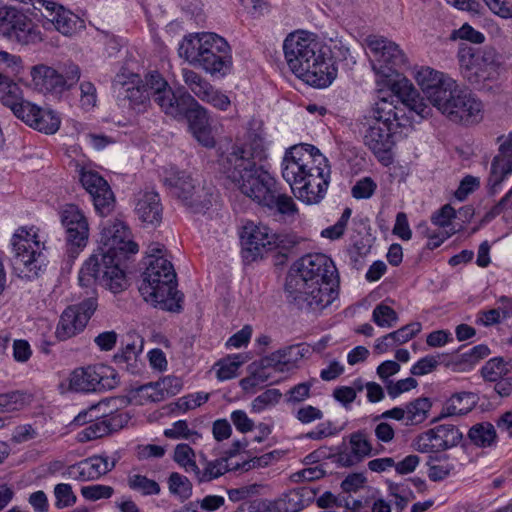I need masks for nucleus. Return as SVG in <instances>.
Wrapping results in <instances>:
<instances>
[{"label": "nucleus", "mask_w": 512, "mask_h": 512, "mask_svg": "<svg viewBox=\"0 0 512 512\" xmlns=\"http://www.w3.org/2000/svg\"><path fill=\"white\" fill-rule=\"evenodd\" d=\"M372 320L380 327H392L397 322L398 316L393 308L381 303L374 308Z\"/></svg>", "instance_id": "obj_50"}, {"label": "nucleus", "mask_w": 512, "mask_h": 512, "mask_svg": "<svg viewBox=\"0 0 512 512\" xmlns=\"http://www.w3.org/2000/svg\"><path fill=\"white\" fill-rule=\"evenodd\" d=\"M241 242L244 249V257L254 261L269 250L279 245V237L263 224L247 222L243 226Z\"/></svg>", "instance_id": "obj_19"}, {"label": "nucleus", "mask_w": 512, "mask_h": 512, "mask_svg": "<svg viewBox=\"0 0 512 512\" xmlns=\"http://www.w3.org/2000/svg\"><path fill=\"white\" fill-rule=\"evenodd\" d=\"M435 107L456 123L472 124L482 118V103L470 92L459 89L456 81Z\"/></svg>", "instance_id": "obj_13"}, {"label": "nucleus", "mask_w": 512, "mask_h": 512, "mask_svg": "<svg viewBox=\"0 0 512 512\" xmlns=\"http://www.w3.org/2000/svg\"><path fill=\"white\" fill-rule=\"evenodd\" d=\"M44 40V36L39 27L30 19L27 18V23L21 27L13 42L21 45H36Z\"/></svg>", "instance_id": "obj_43"}, {"label": "nucleus", "mask_w": 512, "mask_h": 512, "mask_svg": "<svg viewBox=\"0 0 512 512\" xmlns=\"http://www.w3.org/2000/svg\"><path fill=\"white\" fill-rule=\"evenodd\" d=\"M311 384L308 382L299 383L293 386L286 393V402L289 404H297L305 401L310 397Z\"/></svg>", "instance_id": "obj_61"}, {"label": "nucleus", "mask_w": 512, "mask_h": 512, "mask_svg": "<svg viewBox=\"0 0 512 512\" xmlns=\"http://www.w3.org/2000/svg\"><path fill=\"white\" fill-rule=\"evenodd\" d=\"M244 360L241 355H234L222 359L216 363L218 367L216 375L220 381L232 379L237 376L239 367L243 364Z\"/></svg>", "instance_id": "obj_46"}, {"label": "nucleus", "mask_w": 512, "mask_h": 512, "mask_svg": "<svg viewBox=\"0 0 512 512\" xmlns=\"http://www.w3.org/2000/svg\"><path fill=\"white\" fill-rule=\"evenodd\" d=\"M282 177L300 201L318 204L325 196L331 169L327 158L311 145L288 149L281 163Z\"/></svg>", "instance_id": "obj_3"}, {"label": "nucleus", "mask_w": 512, "mask_h": 512, "mask_svg": "<svg viewBox=\"0 0 512 512\" xmlns=\"http://www.w3.org/2000/svg\"><path fill=\"white\" fill-rule=\"evenodd\" d=\"M169 491L178 496L182 501L187 500L192 495V484L190 480L177 472L170 474L168 478Z\"/></svg>", "instance_id": "obj_44"}, {"label": "nucleus", "mask_w": 512, "mask_h": 512, "mask_svg": "<svg viewBox=\"0 0 512 512\" xmlns=\"http://www.w3.org/2000/svg\"><path fill=\"white\" fill-rule=\"evenodd\" d=\"M0 99L12 112L16 110L17 105H20V103L24 101L20 96V88L18 85L13 83L12 80L3 73H0Z\"/></svg>", "instance_id": "obj_39"}, {"label": "nucleus", "mask_w": 512, "mask_h": 512, "mask_svg": "<svg viewBox=\"0 0 512 512\" xmlns=\"http://www.w3.org/2000/svg\"><path fill=\"white\" fill-rule=\"evenodd\" d=\"M415 79L434 107L441 101L442 96H446V91L453 86L454 81L430 67H421L417 70Z\"/></svg>", "instance_id": "obj_26"}, {"label": "nucleus", "mask_w": 512, "mask_h": 512, "mask_svg": "<svg viewBox=\"0 0 512 512\" xmlns=\"http://www.w3.org/2000/svg\"><path fill=\"white\" fill-rule=\"evenodd\" d=\"M468 436L475 445L488 447L493 444L497 435L493 424L483 422L471 427Z\"/></svg>", "instance_id": "obj_41"}, {"label": "nucleus", "mask_w": 512, "mask_h": 512, "mask_svg": "<svg viewBox=\"0 0 512 512\" xmlns=\"http://www.w3.org/2000/svg\"><path fill=\"white\" fill-rule=\"evenodd\" d=\"M488 8L503 19L512 18V0H483Z\"/></svg>", "instance_id": "obj_63"}, {"label": "nucleus", "mask_w": 512, "mask_h": 512, "mask_svg": "<svg viewBox=\"0 0 512 512\" xmlns=\"http://www.w3.org/2000/svg\"><path fill=\"white\" fill-rule=\"evenodd\" d=\"M208 399V393L197 392L179 398L177 401V406L180 410L187 411L201 406L202 404L206 403Z\"/></svg>", "instance_id": "obj_59"}, {"label": "nucleus", "mask_w": 512, "mask_h": 512, "mask_svg": "<svg viewBox=\"0 0 512 512\" xmlns=\"http://www.w3.org/2000/svg\"><path fill=\"white\" fill-rule=\"evenodd\" d=\"M60 219L66 231L69 250L78 253L88 242L89 224L86 216L78 206L68 204L60 212Z\"/></svg>", "instance_id": "obj_20"}, {"label": "nucleus", "mask_w": 512, "mask_h": 512, "mask_svg": "<svg viewBox=\"0 0 512 512\" xmlns=\"http://www.w3.org/2000/svg\"><path fill=\"white\" fill-rule=\"evenodd\" d=\"M16 107V110L13 112L14 115L30 127L32 126V123L35 122L37 113H40L41 108L26 100L22 101V103Z\"/></svg>", "instance_id": "obj_57"}, {"label": "nucleus", "mask_w": 512, "mask_h": 512, "mask_svg": "<svg viewBox=\"0 0 512 512\" xmlns=\"http://www.w3.org/2000/svg\"><path fill=\"white\" fill-rule=\"evenodd\" d=\"M80 103L83 109L90 110L96 105L97 91L93 83L84 81L80 84Z\"/></svg>", "instance_id": "obj_60"}, {"label": "nucleus", "mask_w": 512, "mask_h": 512, "mask_svg": "<svg viewBox=\"0 0 512 512\" xmlns=\"http://www.w3.org/2000/svg\"><path fill=\"white\" fill-rule=\"evenodd\" d=\"M420 331L421 324L419 322L410 323L394 332L389 333V339H395L397 345L403 344L412 339Z\"/></svg>", "instance_id": "obj_58"}, {"label": "nucleus", "mask_w": 512, "mask_h": 512, "mask_svg": "<svg viewBox=\"0 0 512 512\" xmlns=\"http://www.w3.org/2000/svg\"><path fill=\"white\" fill-rule=\"evenodd\" d=\"M315 492L309 487L296 488L278 499L263 503L266 512H298L314 499Z\"/></svg>", "instance_id": "obj_29"}, {"label": "nucleus", "mask_w": 512, "mask_h": 512, "mask_svg": "<svg viewBox=\"0 0 512 512\" xmlns=\"http://www.w3.org/2000/svg\"><path fill=\"white\" fill-rule=\"evenodd\" d=\"M393 94L383 96L382 98L393 97L395 105L399 101L406 106L410 112L416 113L421 119L427 118L431 114V108L420 96L413 84L406 78H402L392 85Z\"/></svg>", "instance_id": "obj_27"}, {"label": "nucleus", "mask_w": 512, "mask_h": 512, "mask_svg": "<svg viewBox=\"0 0 512 512\" xmlns=\"http://www.w3.org/2000/svg\"><path fill=\"white\" fill-rule=\"evenodd\" d=\"M55 507L64 509L72 507L77 502V496L68 483H59L54 487Z\"/></svg>", "instance_id": "obj_48"}, {"label": "nucleus", "mask_w": 512, "mask_h": 512, "mask_svg": "<svg viewBox=\"0 0 512 512\" xmlns=\"http://www.w3.org/2000/svg\"><path fill=\"white\" fill-rule=\"evenodd\" d=\"M101 246L85 261L79 271V284L90 287L95 282L114 294L128 287L120 262L129 254L138 252V245L131 240L130 230L120 220L106 222L100 233Z\"/></svg>", "instance_id": "obj_2"}, {"label": "nucleus", "mask_w": 512, "mask_h": 512, "mask_svg": "<svg viewBox=\"0 0 512 512\" xmlns=\"http://www.w3.org/2000/svg\"><path fill=\"white\" fill-rule=\"evenodd\" d=\"M139 292L146 302L161 310L179 312L182 308L183 295L176 290V272L165 257L147 262Z\"/></svg>", "instance_id": "obj_8"}, {"label": "nucleus", "mask_w": 512, "mask_h": 512, "mask_svg": "<svg viewBox=\"0 0 512 512\" xmlns=\"http://www.w3.org/2000/svg\"><path fill=\"white\" fill-rule=\"evenodd\" d=\"M98 406L99 405H93L89 410L80 412L74 418V423L77 425H84L90 422L87 427L79 432L78 439L80 442H87L107 436L122 429L129 421L128 415L119 411L101 417L95 416V420L92 418L88 420L87 416L94 412Z\"/></svg>", "instance_id": "obj_17"}, {"label": "nucleus", "mask_w": 512, "mask_h": 512, "mask_svg": "<svg viewBox=\"0 0 512 512\" xmlns=\"http://www.w3.org/2000/svg\"><path fill=\"white\" fill-rule=\"evenodd\" d=\"M290 70L307 84L323 88L337 76V69L328 57L329 48L314 35L301 31L289 34L283 43Z\"/></svg>", "instance_id": "obj_4"}, {"label": "nucleus", "mask_w": 512, "mask_h": 512, "mask_svg": "<svg viewBox=\"0 0 512 512\" xmlns=\"http://www.w3.org/2000/svg\"><path fill=\"white\" fill-rule=\"evenodd\" d=\"M60 123V118L55 112L40 108V113H37L31 127L45 134H54L58 131Z\"/></svg>", "instance_id": "obj_42"}, {"label": "nucleus", "mask_w": 512, "mask_h": 512, "mask_svg": "<svg viewBox=\"0 0 512 512\" xmlns=\"http://www.w3.org/2000/svg\"><path fill=\"white\" fill-rule=\"evenodd\" d=\"M365 43L371 54L372 69L376 74L389 78L407 64V58L393 41L377 35H369Z\"/></svg>", "instance_id": "obj_15"}, {"label": "nucleus", "mask_w": 512, "mask_h": 512, "mask_svg": "<svg viewBox=\"0 0 512 512\" xmlns=\"http://www.w3.org/2000/svg\"><path fill=\"white\" fill-rule=\"evenodd\" d=\"M31 77L36 86L46 91H62L67 81L59 70L44 64L33 66Z\"/></svg>", "instance_id": "obj_31"}, {"label": "nucleus", "mask_w": 512, "mask_h": 512, "mask_svg": "<svg viewBox=\"0 0 512 512\" xmlns=\"http://www.w3.org/2000/svg\"><path fill=\"white\" fill-rule=\"evenodd\" d=\"M498 153L491 162L487 187L490 194L500 192L503 181L512 174V133L508 136H499Z\"/></svg>", "instance_id": "obj_23"}, {"label": "nucleus", "mask_w": 512, "mask_h": 512, "mask_svg": "<svg viewBox=\"0 0 512 512\" xmlns=\"http://www.w3.org/2000/svg\"><path fill=\"white\" fill-rule=\"evenodd\" d=\"M360 126L364 144L387 165L396 135L409 129L412 123L404 109L395 105L393 97H379L360 119Z\"/></svg>", "instance_id": "obj_5"}, {"label": "nucleus", "mask_w": 512, "mask_h": 512, "mask_svg": "<svg viewBox=\"0 0 512 512\" xmlns=\"http://www.w3.org/2000/svg\"><path fill=\"white\" fill-rule=\"evenodd\" d=\"M116 465V460H110L106 455H94L68 467V476L77 481H90L110 472Z\"/></svg>", "instance_id": "obj_28"}, {"label": "nucleus", "mask_w": 512, "mask_h": 512, "mask_svg": "<svg viewBox=\"0 0 512 512\" xmlns=\"http://www.w3.org/2000/svg\"><path fill=\"white\" fill-rule=\"evenodd\" d=\"M159 389L162 390L163 400L167 397L178 394L182 389V381L176 376H167L157 381Z\"/></svg>", "instance_id": "obj_62"}, {"label": "nucleus", "mask_w": 512, "mask_h": 512, "mask_svg": "<svg viewBox=\"0 0 512 512\" xmlns=\"http://www.w3.org/2000/svg\"><path fill=\"white\" fill-rule=\"evenodd\" d=\"M39 229L20 227L12 236L11 245L14 252L13 266L21 278H37L43 267L45 241H42L38 234Z\"/></svg>", "instance_id": "obj_9"}, {"label": "nucleus", "mask_w": 512, "mask_h": 512, "mask_svg": "<svg viewBox=\"0 0 512 512\" xmlns=\"http://www.w3.org/2000/svg\"><path fill=\"white\" fill-rule=\"evenodd\" d=\"M135 213L142 223L151 226L159 225L163 214L159 194L149 190L140 191L135 197Z\"/></svg>", "instance_id": "obj_30"}, {"label": "nucleus", "mask_w": 512, "mask_h": 512, "mask_svg": "<svg viewBox=\"0 0 512 512\" xmlns=\"http://www.w3.org/2000/svg\"><path fill=\"white\" fill-rule=\"evenodd\" d=\"M114 489L111 486L95 484L81 488L82 496L90 501L108 499L113 495Z\"/></svg>", "instance_id": "obj_55"}, {"label": "nucleus", "mask_w": 512, "mask_h": 512, "mask_svg": "<svg viewBox=\"0 0 512 512\" xmlns=\"http://www.w3.org/2000/svg\"><path fill=\"white\" fill-rule=\"evenodd\" d=\"M128 486L142 495H157L160 493V486L155 480L140 474L129 476Z\"/></svg>", "instance_id": "obj_45"}, {"label": "nucleus", "mask_w": 512, "mask_h": 512, "mask_svg": "<svg viewBox=\"0 0 512 512\" xmlns=\"http://www.w3.org/2000/svg\"><path fill=\"white\" fill-rule=\"evenodd\" d=\"M28 16L14 7L0 8V35L14 41L21 27L27 23Z\"/></svg>", "instance_id": "obj_33"}, {"label": "nucleus", "mask_w": 512, "mask_h": 512, "mask_svg": "<svg viewBox=\"0 0 512 512\" xmlns=\"http://www.w3.org/2000/svg\"><path fill=\"white\" fill-rule=\"evenodd\" d=\"M178 53L194 66H199L212 76H225L232 66L227 41L215 33H197L185 36Z\"/></svg>", "instance_id": "obj_7"}, {"label": "nucleus", "mask_w": 512, "mask_h": 512, "mask_svg": "<svg viewBox=\"0 0 512 512\" xmlns=\"http://www.w3.org/2000/svg\"><path fill=\"white\" fill-rule=\"evenodd\" d=\"M481 374L486 381L497 382L506 374V365L502 358L489 360L481 369Z\"/></svg>", "instance_id": "obj_52"}, {"label": "nucleus", "mask_w": 512, "mask_h": 512, "mask_svg": "<svg viewBox=\"0 0 512 512\" xmlns=\"http://www.w3.org/2000/svg\"><path fill=\"white\" fill-rule=\"evenodd\" d=\"M376 189V184L371 178H364L359 180L352 188V195L356 199H366L373 195Z\"/></svg>", "instance_id": "obj_64"}, {"label": "nucleus", "mask_w": 512, "mask_h": 512, "mask_svg": "<svg viewBox=\"0 0 512 512\" xmlns=\"http://www.w3.org/2000/svg\"><path fill=\"white\" fill-rule=\"evenodd\" d=\"M337 287L331 283L301 282L300 278L286 279L287 302L312 316L320 315L337 298Z\"/></svg>", "instance_id": "obj_10"}, {"label": "nucleus", "mask_w": 512, "mask_h": 512, "mask_svg": "<svg viewBox=\"0 0 512 512\" xmlns=\"http://www.w3.org/2000/svg\"><path fill=\"white\" fill-rule=\"evenodd\" d=\"M80 182L90 194L94 208L100 216H107L114 210V193L108 182L98 172L82 169Z\"/></svg>", "instance_id": "obj_22"}, {"label": "nucleus", "mask_w": 512, "mask_h": 512, "mask_svg": "<svg viewBox=\"0 0 512 512\" xmlns=\"http://www.w3.org/2000/svg\"><path fill=\"white\" fill-rule=\"evenodd\" d=\"M476 404V397L471 392L454 394L443 408L442 416L466 415Z\"/></svg>", "instance_id": "obj_35"}, {"label": "nucleus", "mask_w": 512, "mask_h": 512, "mask_svg": "<svg viewBox=\"0 0 512 512\" xmlns=\"http://www.w3.org/2000/svg\"><path fill=\"white\" fill-rule=\"evenodd\" d=\"M153 80L157 86L155 103L160 109L175 119L186 118L196 140L205 147H213L215 141L211 134L207 110L187 91L175 93L168 82L158 75H155Z\"/></svg>", "instance_id": "obj_6"}, {"label": "nucleus", "mask_w": 512, "mask_h": 512, "mask_svg": "<svg viewBox=\"0 0 512 512\" xmlns=\"http://www.w3.org/2000/svg\"><path fill=\"white\" fill-rule=\"evenodd\" d=\"M118 384L119 378L115 370L105 365L76 369L70 379L71 387L81 392L111 390Z\"/></svg>", "instance_id": "obj_18"}, {"label": "nucleus", "mask_w": 512, "mask_h": 512, "mask_svg": "<svg viewBox=\"0 0 512 512\" xmlns=\"http://www.w3.org/2000/svg\"><path fill=\"white\" fill-rule=\"evenodd\" d=\"M144 347V339L136 334H128L121 351L115 354L114 359L118 363L136 361L137 357L142 353Z\"/></svg>", "instance_id": "obj_38"}, {"label": "nucleus", "mask_w": 512, "mask_h": 512, "mask_svg": "<svg viewBox=\"0 0 512 512\" xmlns=\"http://www.w3.org/2000/svg\"><path fill=\"white\" fill-rule=\"evenodd\" d=\"M33 6L38 10L44 8L47 13L43 17L47 24L53 25L63 35L71 36L84 27V21L79 16L53 1L35 0Z\"/></svg>", "instance_id": "obj_24"}, {"label": "nucleus", "mask_w": 512, "mask_h": 512, "mask_svg": "<svg viewBox=\"0 0 512 512\" xmlns=\"http://www.w3.org/2000/svg\"><path fill=\"white\" fill-rule=\"evenodd\" d=\"M457 58L462 76L471 84L480 86L498 75L499 59L494 48L476 47L463 43Z\"/></svg>", "instance_id": "obj_11"}, {"label": "nucleus", "mask_w": 512, "mask_h": 512, "mask_svg": "<svg viewBox=\"0 0 512 512\" xmlns=\"http://www.w3.org/2000/svg\"><path fill=\"white\" fill-rule=\"evenodd\" d=\"M266 158L263 139L253 135L244 144L232 145L218 161L222 172L243 195L282 215L296 214L292 197L278 192L275 178L262 166Z\"/></svg>", "instance_id": "obj_1"}, {"label": "nucleus", "mask_w": 512, "mask_h": 512, "mask_svg": "<svg viewBox=\"0 0 512 512\" xmlns=\"http://www.w3.org/2000/svg\"><path fill=\"white\" fill-rule=\"evenodd\" d=\"M300 278L301 282L331 283L337 287L339 276L331 258L322 253L308 254L300 258L290 269L286 279Z\"/></svg>", "instance_id": "obj_16"}, {"label": "nucleus", "mask_w": 512, "mask_h": 512, "mask_svg": "<svg viewBox=\"0 0 512 512\" xmlns=\"http://www.w3.org/2000/svg\"><path fill=\"white\" fill-rule=\"evenodd\" d=\"M182 77L186 86L201 101L209 103L219 110H227L230 106L231 102L229 97L215 89L199 73L184 68L182 69Z\"/></svg>", "instance_id": "obj_25"}, {"label": "nucleus", "mask_w": 512, "mask_h": 512, "mask_svg": "<svg viewBox=\"0 0 512 512\" xmlns=\"http://www.w3.org/2000/svg\"><path fill=\"white\" fill-rule=\"evenodd\" d=\"M282 394L278 389H268L258 395L251 403L254 412H261L270 406L276 405Z\"/></svg>", "instance_id": "obj_53"}, {"label": "nucleus", "mask_w": 512, "mask_h": 512, "mask_svg": "<svg viewBox=\"0 0 512 512\" xmlns=\"http://www.w3.org/2000/svg\"><path fill=\"white\" fill-rule=\"evenodd\" d=\"M27 395L20 391L0 394V411L12 412L22 409L27 404Z\"/></svg>", "instance_id": "obj_49"}, {"label": "nucleus", "mask_w": 512, "mask_h": 512, "mask_svg": "<svg viewBox=\"0 0 512 512\" xmlns=\"http://www.w3.org/2000/svg\"><path fill=\"white\" fill-rule=\"evenodd\" d=\"M349 447L353 450L354 454L360 456L363 460L372 452V445L363 431H358L350 435Z\"/></svg>", "instance_id": "obj_51"}, {"label": "nucleus", "mask_w": 512, "mask_h": 512, "mask_svg": "<svg viewBox=\"0 0 512 512\" xmlns=\"http://www.w3.org/2000/svg\"><path fill=\"white\" fill-rule=\"evenodd\" d=\"M308 352L309 349L304 344L291 345L271 353L270 356L262 360V363L264 366L273 367L295 365Z\"/></svg>", "instance_id": "obj_34"}, {"label": "nucleus", "mask_w": 512, "mask_h": 512, "mask_svg": "<svg viewBox=\"0 0 512 512\" xmlns=\"http://www.w3.org/2000/svg\"><path fill=\"white\" fill-rule=\"evenodd\" d=\"M155 75L165 80L159 72L152 71L145 76L144 84L140 85L139 75L122 71L115 76L112 86L118 98L128 100L131 108L140 112L146 108L151 99L155 102L157 93L155 89L157 86L154 85L156 82L153 80Z\"/></svg>", "instance_id": "obj_14"}, {"label": "nucleus", "mask_w": 512, "mask_h": 512, "mask_svg": "<svg viewBox=\"0 0 512 512\" xmlns=\"http://www.w3.org/2000/svg\"><path fill=\"white\" fill-rule=\"evenodd\" d=\"M406 407V425H418L423 423L432 407V403L427 397H420L405 405Z\"/></svg>", "instance_id": "obj_37"}, {"label": "nucleus", "mask_w": 512, "mask_h": 512, "mask_svg": "<svg viewBox=\"0 0 512 512\" xmlns=\"http://www.w3.org/2000/svg\"><path fill=\"white\" fill-rule=\"evenodd\" d=\"M164 436L169 439H186L190 440L193 438L200 437L197 431L191 430L185 420H179L172 424L171 428L164 430Z\"/></svg>", "instance_id": "obj_54"}, {"label": "nucleus", "mask_w": 512, "mask_h": 512, "mask_svg": "<svg viewBox=\"0 0 512 512\" xmlns=\"http://www.w3.org/2000/svg\"><path fill=\"white\" fill-rule=\"evenodd\" d=\"M462 433L450 424L438 425L418 435L414 447L421 453H435L447 450L459 444Z\"/></svg>", "instance_id": "obj_21"}, {"label": "nucleus", "mask_w": 512, "mask_h": 512, "mask_svg": "<svg viewBox=\"0 0 512 512\" xmlns=\"http://www.w3.org/2000/svg\"><path fill=\"white\" fill-rule=\"evenodd\" d=\"M86 325V317L80 316L77 308L69 306L61 314L55 332L56 337L62 341L67 340L81 332Z\"/></svg>", "instance_id": "obj_32"}, {"label": "nucleus", "mask_w": 512, "mask_h": 512, "mask_svg": "<svg viewBox=\"0 0 512 512\" xmlns=\"http://www.w3.org/2000/svg\"><path fill=\"white\" fill-rule=\"evenodd\" d=\"M132 399L140 405L147 403H157L163 401L162 390L159 389L157 382H149L131 389Z\"/></svg>", "instance_id": "obj_40"}, {"label": "nucleus", "mask_w": 512, "mask_h": 512, "mask_svg": "<svg viewBox=\"0 0 512 512\" xmlns=\"http://www.w3.org/2000/svg\"><path fill=\"white\" fill-rule=\"evenodd\" d=\"M201 457L204 461V468L201 470L197 465V469L194 471L195 478L199 483H206L217 479L229 470L227 459L225 458L208 461L204 455Z\"/></svg>", "instance_id": "obj_36"}, {"label": "nucleus", "mask_w": 512, "mask_h": 512, "mask_svg": "<svg viewBox=\"0 0 512 512\" xmlns=\"http://www.w3.org/2000/svg\"><path fill=\"white\" fill-rule=\"evenodd\" d=\"M96 283L97 282H95L90 287L84 286V288L88 289L86 291L88 298L83 300L79 305L73 306V307L77 308V312L80 314V316L86 317L87 323L97 308V298L95 296V289H94V286ZM81 286L83 287V285H81Z\"/></svg>", "instance_id": "obj_56"}, {"label": "nucleus", "mask_w": 512, "mask_h": 512, "mask_svg": "<svg viewBox=\"0 0 512 512\" xmlns=\"http://www.w3.org/2000/svg\"><path fill=\"white\" fill-rule=\"evenodd\" d=\"M163 182L170 194L193 213L204 212L212 204L213 195L210 190L196 186L195 181L185 171L171 167L165 171Z\"/></svg>", "instance_id": "obj_12"}, {"label": "nucleus", "mask_w": 512, "mask_h": 512, "mask_svg": "<svg viewBox=\"0 0 512 512\" xmlns=\"http://www.w3.org/2000/svg\"><path fill=\"white\" fill-rule=\"evenodd\" d=\"M173 460L185 469L186 472H193L197 469L195 452L188 444H178L174 449Z\"/></svg>", "instance_id": "obj_47"}]
</instances>
